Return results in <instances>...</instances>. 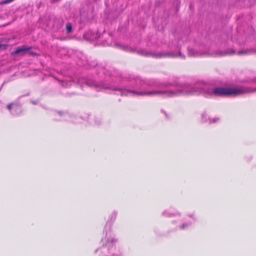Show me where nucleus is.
<instances>
[{"instance_id": "412c9836", "label": "nucleus", "mask_w": 256, "mask_h": 256, "mask_svg": "<svg viewBox=\"0 0 256 256\" xmlns=\"http://www.w3.org/2000/svg\"><path fill=\"white\" fill-rule=\"evenodd\" d=\"M100 124V120L98 119L96 122V124Z\"/></svg>"}, {"instance_id": "ddd939ff", "label": "nucleus", "mask_w": 256, "mask_h": 256, "mask_svg": "<svg viewBox=\"0 0 256 256\" xmlns=\"http://www.w3.org/2000/svg\"><path fill=\"white\" fill-rule=\"evenodd\" d=\"M66 32L68 34L70 33L72 30V27L70 23H68L66 25Z\"/></svg>"}, {"instance_id": "f03ea898", "label": "nucleus", "mask_w": 256, "mask_h": 256, "mask_svg": "<svg viewBox=\"0 0 256 256\" xmlns=\"http://www.w3.org/2000/svg\"><path fill=\"white\" fill-rule=\"evenodd\" d=\"M117 240L111 232H106L104 238L102 240V246L96 250L95 252L98 256H122L120 250H116V244Z\"/></svg>"}, {"instance_id": "6e6552de", "label": "nucleus", "mask_w": 256, "mask_h": 256, "mask_svg": "<svg viewBox=\"0 0 256 256\" xmlns=\"http://www.w3.org/2000/svg\"><path fill=\"white\" fill-rule=\"evenodd\" d=\"M84 36L90 40H94L100 38L98 34H95L91 30H88L85 33Z\"/></svg>"}, {"instance_id": "0eeeda50", "label": "nucleus", "mask_w": 256, "mask_h": 256, "mask_svg": "<svg viewBox=\"0 0 256 256\" xmlns=\"http://www.w3.org/2000/svg\"><path fill=\"white\" fill-rule=\"evenodd\" d=\"M26 53H29L31 54H34L31 52L30 48H26V46H24L20 48H18L15 51L12 52V54H24Z\"/></svg>"}, {"instance_id": "6ab92c4d", "label": "nucleus", "mask_w": 256, "mask_h": 256, "mask_svg": "<svg viewBox=\"0 0 256 256\" xmlns=\"http://www.w3.org/2000/svg\"><path fill=\"white\" fill-rule=\"evenodd\" d=\"M68 52V55L70 56H72L74 55V51L72 49H69L67 50Z\"/></svg>"}, {"instance_id": "aec40b11", "label": "nucleus", "mask_w": 256, "mask_h": 256, "mask_svg": "<svg viewBox=\"0 0 256 256\" xmlns=\"http://www.w3.org/2000/svg\"><path fill=\"white\" fill-rule=\"evenodd\" d=\"M189 216H190V218H192L194 220H196V218H195V216H194V214H190Z\"/></svg>"}, {"instance_id": "2eb2a0df", "label": "nucleus", "mask_w": 256, "mask_h": 256, "mask_svg": "<svg viewBox=\"0 0 256 256\" xmlns=\"http://www.w3.org/2000/svg\"><path fill=\"white\" fill-rule=\"evenodd\" d=\"M202 119L203 122H208V116L206 113H204L202 114Z\"/></svg>"}, {"instance_id": "f3484780", "label": "nucleus", "mask_w": 256, "mask_h": 256, "mask_svg": "<svg viewBox=\"0 0 256 256\" xmlns=\"http://www.w3.org/2000/svg\"><path fill=\"white\" fill-rule=\"evenodd\" d=\"M208 119L210 120V123L216 122L219 120V118H208Z\"/></svg>"}, {"instance_id": "5701e85b", "label": "nucleus", "mask_w": 256, "mask_h": 256, "mask_svg": "<svg viewBox=\"0 0 256 256\" xmlns=\"http://www.w3.org/2000/svg\"><path fill=\"white\" fill-rule=\"evenodd\" d=\"M64 38H65V40H66L67 38V37L65 36ZM68 38L70 39V37H68Z\"/></svg>"}, {"instance_id": "39448f33", "label": "nucleus", "mask_w": 256, "mask_h": 256, "mask_svg": "<svg viewBox=\"0 0 256 256\" xmlns=\"http://www.w3.org/2000/svg\"><path fill=\"white\" fill-rule=\"evenodd\" d=\"M76 83L82 86L84 84L89 86H95V82L92 80H88L86 78L80 76H75L73 77L65 76V88L71 86L72 84Z\"/></svg>"}, {"instance_id": "1a4fd4ad", "label": "nucleus", "mask_w": 256, "mask_h": 256, "mask_svg": "<svg viewBox=\"0 0 256 256\" xmlns=\"http://www.w3.org/2000/svg\"><path fill=\"white\" fill-rule=\"evenodd\" d=\"M66 120L74 123H78L80 122V118H76L75 116L69 112H67L66 114Z\"/></svg>"}, {"instance_id": "423d86ee", "label": "nucleus", "mask_w": 256, "mask_h": 256, "mask_svg": "<svg viewBox=\"0 0 256 256\" xmlns=\"http://www.w3.org/2000/svg\"><path fill=\"white\" fill-rule=\"evenodd\" d=\"M7 108L14 116H18L22 113V106L18 104H10L7 106Z\"/></svg>"}, {"instance_id": "4be33fe9", "label": "nucleus", "mask_w": 256, "mask_h": 256, "mask_svg": "<svg viewBox=\"0 0 256 256\" xmlns=\"http://www.w3.org/2000/svg\"><path fill=\"white\" fill-rule=\"evenodd\" d=\"M32 104H38V101H36V102L32 101Z\"/></svg>"}, {"instance_id": "20e7f679", "label": "nucleus", "mask_w": 256, "mask_h": 256, "mask_svg": "<svg viewBox=\"0 0 256 256\" xmlns=\"http://www.w3.org/2000/svg\"><path fill=\"white\" fill-rule=\"evenodd\" d=\"M180 41L176 42V44H174V46L172 44H169L168 47L172 48L173 47L178 50V52L173 51H162L160 52H152L146 50H139V53L146 56L152 57L156 58H180L182 59L185 58V56L182 54L180 50Z\"/></svg>"}, {"instance_id": "b1692460", "label": "nucleus", "mask_w": 256, "mask_h": 256, "mask_svg": "<svg viewBox=\"0 0 256 256\" xmlns=\"http://www.w3.org/2000/svg\"><path fill=\"white\" fill-rule=\"evenodd\" d=\"M254 51H255V52H256V50H254Z\"/></svg>"}, {"instance_id": "9b49d317", "label": "nucleus", "mask_w": 256, "mask_h": 256, "mask_svg": "<svg viewBox=\"0 0 256 256\" xmlns=\"http://www.w3.org/2000/svg\"><path fill=\"white\" fill-rule=\"evenodd\" d=\"M63 113L62 112H54V120H60L62 118Z\"/></svg>"}, {"instance_id": "f8f14e48", "label": "nucleus", "mask_w": 256, "mask_h": 256, "mask_svg": "<svg viewBox=\"0 0 256 256\" xmlns=\"http://www.w3.org/2000/svg\"><path fill=\"white\" fill-rule=\"evenodd\" d=\"M118 212L116 211L113 212L110 216V220L114 221L116 218Z\"/></svg>"}, {"instance_id": "dca6fc26", "label": "nucleus", "mask_w": 256, "mask_h": 256, "mask_svg": "<svg viewBox=\"0 0 256 256\" xmlns=\"http://www.w3.org/2000/svg\"><path fill=\"white\" fill-rule=\"evenodd\" d=\"M190 225H191V224L190 223H186V224H182V226H180V228L181 229H185L187 228H188Z\"/></svg>"}, {"instance_id": "4468645a", "label": "nucleus", "mask_w": 256, "mask_h": 256, "mask_svg": "<svg viewBox=\"0 0 256 256\" xmlns=\"http://www.w3.org/2000/svg\"><path fill=\"white\" fill-rule=\"evenodd\" d=\"M116 46L118 48H122V49H123L124 50H129V48H128V46H122V44H116Z\"/></svg>"}, {"instance_id": "a211bd4d", "label": "nucleus", "mask_w": 256, "mask_h": 256, "mask_svg": "<svg viewBox=\"0 0 256 256\" xmlns=\"http://www.w3.org/2000/svg\"><path fill=\"white\" fill-rule=\"evenodd\" d=\"M14 0H5L4 1H2L0 2V4L1 5H3V4H8V3H10L11 2H12V1H14Z\"/></svg>"}, {"instance_id": "9d476101", "label": "nucleus", "mask_w": 256, "mask_h": 256, "mask_svg": "<svg viewBox=\"0 0 256 256\" xmlns=\"http://www.w3.org/2000/svg\"><path fill=\"white\" fill-rule=\"evenodd\" d=\"M176 214H177L172 212V210H164L162 214V215L166 217V218H170V217L174 216Z\"/></svg>"}, {"instance_id": "f257e3e1", "label": "nucleus", "mask_w": 256, "mask_h": 256, "mask_svg": "<svg viewBox=\"0 0 256 256\" xmlns=\"http://www.w3.org/2000/svg\"><path fill=\"white\" fill-rule=\"evenodd\" d=\"M256 82V77L251 80ZM124 86L115 88L118 94L126 96H153L161 95L164 98L181 95L202 94L206 97L238 96L254 92L256 88L237 86L232 88L214 87L202 82L194 84L162 82L155 79L143 80L138 76H130L123 82Z\"/></svg>"}, {"instance_id": "7ed1b4c3", "label": "nucleus", "mask_w": 256, "mask_h": 256, "mask_svg": "<svg viewBox=\"0 0 256 256\" xmlns=\"http://www.w3.org/2000/svg\"><path fill=\"white\" fill-rule=\"evenodd\" d=\"M250 50H240L238 52L234 50L231 51H218L214 53L210 52L209 49L199 46L198 44L194 45L193 47L189 46L188 48V56L193 57H199L202 56H224L226 55H232L237 54L238 55H242L250 54Z\"/></svg>"}]
</instances>
